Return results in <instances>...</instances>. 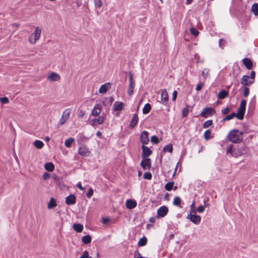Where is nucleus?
Returning a JSON list of instances; mask_svg holds the SVG:
<instances>
[{
	"label": "nucleus",
	"instance_id": "nucleus-54",
	"mask_svg": "<svg viewBox=\"0 0 258 258\" xmlns=\"http://www.w3.org/2000/svg\"><path fill=\"white\" fill-rule=\"evenodd\" d=\"M177 95V91H173V92L172 93V98L173 101H175L176 100Z\"/></svg>",
	"mask_w": 258,
	"mask_h": 258
},
{
	"label": "nucleus",
	"instance_id": "nucleus-26",
	"mask_svg": "<svg viewBox=\"0 0 258 258\" xmlns=\"http://www.w3.org/2000/svg\"><path fill=\"white\" fill-rule=\"evenodd\" d=\"M56 206V203L54 198H51L47 204V208L48 209H51Z\"/></svg>",
	"mask_w": 258,
	"mask_h": 258
},
{
	"label": "nucleus",
	"instance_id": "nucleus-20",
	"mask_svg": "<svg viewBox=\"0 0 258 258\" xmlns=\"http://www.w3.org/2000/svg\"><path fill=\"white\" fill-rule=\"evenodd\" d=\"M102 107L100 104H96L94 107L91 114L93 116H98L101 113Z\"/></svg>",
	"mask_w": 258,
	"mask_h": 258
},
{
	"label": "nucleus",
	"instance_id": "nucleus-15",
	"mask_svg": "<svg viewBox=\"0 0 258 258\" xmlns=\"http://www.w3.org/2000/svg\"><path fill=\"white\" fill-rule=\"evenodd\" d=\"M142 149L143 150V153L142 154V158H147L152 153V150L149 148L145 146V145L142 146Z\"/></svg>",
	"mask_w": 258,
	"mask_h": 258
},
{
	"label": "nucleus",
	"instance_id": "nucleus-22",
	"mask_svg": "<svg viewBox=\"0 0 258 258\" xmlns=\"http://www.w3.org/2000/svg\"><path fill=\"white\" fill-rule=\"evenodd\" d=\"M126 206L129 209H132L137 206V203L132 200H127L126 201Z\"/></svg>",
	"mask_w": 258,
	"mask_h": 258
},
{
	"label": "nucleus",
	"instance_id": "nucleus-30",
	"mask_svg": "<svg viewBox=\"0 0 258 258\" xmlns=\"http://www.w3.org/2000/svg\"><path fill=\"white\" fill-rule=\"evenodd\" d=\"M228 93L227 91L223 90L220 91L218 95V97L220 99H223L228 96Z\"/></svg>",
	"mask_w": 258,
	"mask_h": 258
},
{
	"label": "nucleus",
	"instance_id": "nucleus-60",
	"mask_svg": "<svg viewBox=\"0 0 258 258\" xmlns=\"http://www.w3.org/2000/svg\"><path fill=\"white\" fill-rule=\"evenodd\" d=\"M77 187L81 190H84V187L82 186L81 183H78L77 184Z\"/></svg>",
	"mask_w": 258,
	"mask_h": 258
},
{
	"label": "nucleus",
	"instance_id": "nucleus-19",
	"mask_svg": "<svg viewBox=\"0 0 258 258\" xmlns=\"http://www.w3.org/2000/svg\"><path fill=\"white\" fill-rule=\"evenodd\" d=\"M111 88V83H106L101 85L99 89V92L101 94H105Z\"/></svg>",
	"mask_w": 258,
	"mask_h": 258
},
{
	"label": "nucleus",
	"instance_id": "nucleus-52",
	"mask_svg": "<svg viewBox=\"0 0 258 258\" xmlns=\"http://www.w3.org/2000/svg\"><path fill=\"white\" fill-rule=\"evenodd\" d=\"M50 177V175L47 172H45L43 175V179L44 180H47L48 179H49Z\"/></svg>",
	"mask_w": 258,
	"mask_h": 258
},
{
	"label": "nucleus",
	"instance_id": "nucleus-1",
	"mask_svg": "<svg viewBox=\"0 0 258 258\" xmlns=\"http://www.w3.org/2000/svg\"><path fill=\"white\" fill-rule=\"evenodd\" d=\"M243 132L238 130H233L229 132L227 138L233 143H239L243 140Z\"/></svg>",
	"mask_w": 258,
	"mask_h": 258
},
{
	"label": "nucleus",
	"instance_id": "nucleus-23",
	"mask_svg": "<svg viewBox=\"0 0 258 258\" xmlns=\"http://www.w3.org/2000/svg\"><path fill=\"white\" fill-rule=\"evenodd\" d=\"M242 61L243 64L247 69L250 70L252 68V62L250 59L248 58H244V59H243Z\"/></svg>",
	"mask_w": 258,
	"mask_h": 258
},
{
	"label": "nucleus",
	"instance_id": "nucleus-34",
	"mask_svg": "<svg viewBox=\"0 0 258 258\" xmlns=\"http://www.w3.org/2000/svg\"><path fill=\"white\" fill-rule=\"evenodd\" d=\"M204 136V139L207 141L212 138L211 132L209 130L205 131Z\"/></svg>",
	"mask_w": 258,
	"mask_h": 258
},
{
	"label": "nucleus",
	"instance_id": "nucleus-24",
	"mask_svg": "<svg viewBox=\"0 0 258 258\" xmlns=\"http://www.w3.org/2000/svg\"><path fill=\"white\" fill-rule=\"evenodd\" d=\"M138 120H139V118H138V116L137 114H135L133 116V118H132V119L131 120V122L130 123V126L132 127H134L135 125H136L137 123L138 122Z\"/></svg>",
	"mask_w": 258,
	"mask_h": 258
},
{
	"label": "nucleus",
	"instance_id": "nucleus-3",
	"mask_svg": "<svg viewBox=\"0 0 258 258\" xmlns=\"http://www.w3.org/2000/svg\"><path fill=\"white\" fill-rule=\"evenodd\" d=\"M245 152V149L244 147H240L233 149L232 146L229 147L227 150V153H230L232 156L235 157H238L242 156Z\"/></svg>",
	"mask_w": 258,
	"mask_h": 258
},
{
	"label": "nucleus",
	"instance_id": "nucleus-21",
	"mask_svg": "<svg viewBox=\"0 0 258 258\" xmlns=\"http://www.w3.org/2000/svg\"><path fill=\"white\" fill-rule=\"evenodd\" d=\"M66 203L69 205H72L76 203V197L73 195H71L67 197Z\"/></svg>",
	"mask_w": 258,
	"mask_h": 258
},
{
	"label": "nucleus",
	"instance_id": "nucleus-27",
	"mask_svg": "<svg viewBox=\"0 0 258 258\" xmlns=\"http://www.w3.org/2000/svg\"><path fill=\"white\" fill-rule=\"evenodd\" d=\"M73 227L74 230L77 232H81L83 229V226L81 224H74Z\"/></svg>",
	"mask_w": 258,
	"mask_h": 258
},
{
	"label": "nucleus",
	"instance_id": "nucleus-58",
	"mask_svg": "<svg viewBox=\"0 0 258 258\" xmlns=\"http://www.w3.org/2000/svg\"><path fill=\"white\" fill-rule=\"evenodd\" d=\"M88 256V251L87 250H85L81 256H80L79 258H86Z\"/></svg>",
	"mask_w": 258,
	"mask_h": 258
},
{
	"label": "nucleus",
	"instance_id": "nucleus-48",
	"mask_svg": "<svg viewBox=\"0 0 258 258\" xmlns=\"http://www.w3.org/2000/svg\"><path fill=\"white\" fill-rule=\"evenodd\" d=\"M0 101L2 103L7 104L9 102V100L7 97L0 98Z\"/></svg>",
	"mask_w": 258,
	"mask_h": 258
},
{
	"label": "nucleus",
	"instance_id": "nucleus-57",
	"mask_svg": "<svg viewBox=\"0 0 258 258\" xmlns=\"http://www.w3.org/2000/svg\"><path fill=\"white\" fill-rule=\"evenodd\" d=\"M229 112V108L228 107H226L222 111V112L223 114H227Z\"/></svg>",
	"mask_w": 258,
	"mask_h": 258
},
{
	"label": "nucleus",
	"instance_id": "nucleus-37",
	"mask_svg": "<svg viewBox=\"0 0 258 258\" xmlns=\"http://www.w3.org/2000/svg\"><path fill=\"white\" fill-rule=\"evenodd\" d=\"M234 117H236V113H233L231 114H229L228 115H227V116H226L225 118H224L222 120V121L223 122H225L227 120H231Z\"/></svg>",
	"mask_w": 258,
	"mask_h": 258
},
{
	"label": "nucleus",
	"instance_id": "nucleus-47",
	"mask_svg": "<svg viewBox=\"0 0 258 258\" xmlns=\"http://www.w3.org/2000/svg\"><path fill=\"white\" fill-rule=\"evenodd\" d=\"M93 194V190L92 188H90L86 194V196L88 198H91Z\"/></svg>",
	"mask_w": 258,
	"mask_h": 258
},
{
	"label": "nucleus",
	"instance_id": "nucleus-42",
	"mask_svg": "<svg viewBox=\"0 0 258 258\" xmlns=\"http://www.w3.org/2000/svg\"><path fill=\"white\" fill-rule=\"evenodd\" d=\"M151 141L153 143H155L156 144H158V142H159V140H158V138L157 136H153L151 137Z\"/></svg>",
	"mask_w": 258,
	"mask_h": 258
},
{
	"label": "nucleus",
	"instance_id": "nucleus-13",
	"mask_svg": "<svg viewBox=\"0 0 258 258\" xmlns=\"http://www.w3.org/2000/svg\"><path fill=\"white\" fill-rule=\"evenodd\" d=\"M78 153L81 156L88 157L90 155V152L87 147L81 146L79 148Z\"/></svg>",
	"mask_w": 258,
	"mask_h": 258
},
{
	"label": "nucleus",
	"instance_id": "nucleus-5",
	"mask_svg": "<svg viewBox=\"0 0 258 258\" xmlns=\"http://www.w3.org/2000/svg\"><path fill=\"white\" fill-rule=\"evenodd\" d=\"M186 218L195 224H199L201 220V216L196 215V213H193V212H190L187 214Z\"/></svg>",
	"mask_w": 258,
	"mask_h": 258
},
{
	"label": "nucleus",
	"instance_id": "nucleus-53",
	"mask_svg": "<svg viewBox=\"0 0 258 258\" xmlns=\"http://www.w3.org/2000/svg\"><path fill=\"white\" fill-rule=\"evenodd\" d=\"M249 89L247 87L244 88L243 91V95L245 97H247L249 94Z\"/></svg>",
	"mask_w": 258,
	"mask_h": 258
},
{
	"label": "nucleus",
	"instance_id": "nucleus-59",
	"mask_svg": "<svg viewBox=\"0 0 258 258\" xmlns=\"http://www.w3.org/2000/svg\"><path fill=\"white\" fill-rule=\"evenodd\" d=\"M255 72L254 71H252L250 73V79L253 80V82H254V80L255 78Z\"/></svg>",
	"mask_w": 258,
	"mask_h": 258
},
{
	"label": "nucleus",
	"instance_id": "nucleus-62",
	"mask_svg": "<svg viewBox=\"0 0 258 258\" xmlns=\"http://www.w3.org/2000/svg\"><path fill=\"white\" fill-rule=\"evenodd\" d=\"M149 221L151 223H154L155 222V220L154 218L151 217V218H150Z\"/></svg>",
	"mask_w": 258,
	"mask_h": 258
},
{
	"label": "nucleus",
	"instance_id": "nucleus-55",
	"mask_svg": "<svg viewBox=\"0 0 258 258\" xmlns=\"http://www.w3.org/2000/svg\"><path fill=\"white\" fill-rule=\"evenodd\" d=\"M204 84H201V83H199L197 85V87H196V90L199 91H200L202 88V87L203 86Z\"/></svg>",
	"mask_w": 258,
	"mask_h": 258
},
{
	"label": "nucleus",
	"instance_id": "nucleus-39",
	"mask_svg": "<svg viewBox=\"0 0 258 258\" xmlns=\"http://www.w3.org/2000/svg\"><path fill=\"white\" fill-rule=\"evenodd\" d=\"M209 75V70L208 69H204L202 72V76L204 79H206Z\"/></svg>",
	"mask_w": 258,
	"mask_h": 258
},
{
	"label": "nucleus",
	"instance_id": "nucleus-44",
	"mask_svg": "<svg viewBox=\"0 0 258 258\" xmlns=\"http://www.w3.org/2000/svg\"><path fill=\"white\" fill-rule=\"evenodd\" d=\"M212 124V121L211 120H209L205 122L204 123L203 126L204 128L208 127Z\"/></svg>",
	"mask_w": 258,
	"mask_h": 258
},
{
	"label": "nucleus",
	"instance_id": "nucleus-45",
	"mask_svg": "<svg viewBox=\"0 0 258 258\" xmlns=\"http://www.w3.org/2000/svg\"><path fill=\"white\" fill-rule=\"evenodd\" d=\"M94 4L96 7L100 8L102 5L101 0H94Z\"/></svg>",
	"mask_w": 258,
	"mask_h": 258
},
{
	"label": "nucleus",
	"instance_id": "nucleus-31",
	"mask_svg": "<svg viewBox=\"0 0 258 258\" xmlns=\"http://www.w3.org/2000/svg\"><path fill=\"white\" fill-rule=\"evenodd\" d=\"M75 141V139L73 138H70L67 140H66L64 142L65 146L67 148H70L72 143Z\"/></svg>",
	"mask_w": 258,
	"mask_h": 258
},
{
	"label": "nucleus",
	"instance_id": "nucleus-12",
	"mask_svg": "<svg viewBox=\"0 0 258 258\" xmlns=\"http://www.w3.org/2000/svg\"><path fill=\"white\" fill-rule=\"evenodd\" d=\"M70 115V111L67 109L64 110L62 114L61 117L59 120V124L60 125L64 124L69 118Z\"/></svg>",
	"mask_w": 258,
	"mask_h": 258
},
{
	"label": "nucleus",
	"instance_id": "nucleus-29",
	"mask_svg": "<svg viewBox=\"0 0 258 258\" xmlns=\"http://www.w3.org/2000/svg\"><path fill=\"white\" fill-rule=\"evenodd\" d=\"M82 242L84 244H89L91 242V237L89 235H87L83 236L82 238Z\"/></svg>",
	"mask_w": 258,
	"mask_h": 258
},
{
	"label": "nucleus",
	"instance_id": "nucleus-43",
	"mask_svg": "<svg viewBox=\"0 0 258 258\" xmlns=\"http://www.w3.org/2000/svg\"><path fill=\"white\" fill-rule=\"evenodd\" d=\"M152 175L150 172H146L144 174V178L150 180L152 178Z\"/></svg>",
	"mask_w": 258,
	"mask_h": 258
},
{
	"label": "nucleus",
	"instance_id": "nucleus-50",
	"mask_svg": "<svg viewBox=\"0 0 258 258\" xmlns=\"http://www.w3.org/2000/svg\"><path fill=\"white\" fill-rule=\"evenodd\" d=\"M205 211V207L203 205L200 206L197 209V212L199 213H203Z\"/></svg>",
	"mask_w": 258,
	"mask_h": 258
},
{
	"label": "nucleus",
	"instance_id": "nucleus-49",
	"mask_svg": "<svg viewBox=\"0 0 258 258\" xmlns=\"http://www.w3.org/2000/svg\"><path fill=\"white\" fill-rule=\"evenodd\" d=\"M195 201H193L192 203L191 204L190 208V212H193V213H196V212L195 210Z\"/></svg>",
	"mask_w": 258,
	"mask_h": 258
},
{
	"label": "nucleus",
	"instance_id": "nucleus-35",
	"mask_svg": "<svg viewBox=\"0 0 258 258\" xmlns=\"http://www.w3.org/2000/svg\"><path fill=\"white\" fill-rule=\"evenodd\" d=\"M251 11L255 15H256V16L258 15V4H254L252 6Z\"/></svg>",
	"mask_w": 258,
	"mask_h": 258
},
{
	"label": "nucleus",
	"instance_id": "nucleus-41",
	"mask_svg": "<svg viewBox=\"0 0 258 258\" xmlns=\"http://www.w3.org/2000/svg\"><path fill=\"white\" fill-rule=\"evenodd\" d=\"M190 33L195 36H197L199 35V32L194 28L190 29Z\"/></svg>",
	"mask_w": 258,
	"mask_h": 258
},
{
	"label": "nucleus",
	"instance_id": "nucleus-18",
	"mask_svg": "<svg viewBox=\"0 0 258 258\" xmlns=\"http://www.w3.org/2000/svg\"><path fill=\"white\" fill-rule=\"evenodd\" d=\"M253 83V80L248 76H243L241 80V84L244 86H248Z\"/></svg>",
	"mask_w": 258,
	"mask_h": 258
},
{
	"label": "nucleus",
	"instance_id": "nucleus-63",
	"mask_svg": "<svg viewBox=\"0 0 258 258\" xmlns=\"http://www.w3.org/2000/svg\"><path fill=\"white\" fill-rule=\"evenodd\" d=\"M101 135H102V133L100 131L97 132L96 133V136L98 137H100L101 136Z\"/></svg>",
	"mask_w": 258,
	"mask_h": 258
},
{
	"label": "nucleus",
	"instance_id": "nucleus-46",
	"mask_svg": "<svg viewBox=\"0 0 258 258\" xmlns=\"http://www.w3.org/2000/svg\"><path fill=\"white\" fill-rule=\"evenodd\" d=\"M52 179L55 180V181L56 182H59L60 179H61V178L60 176L57 175L56 174H53L52 175Z\"/></svg>",
	"mask_w": 258,
	"mask_h": 258
},
{
	"label": "nucleus",
	"instance_id": "nucleus-36",
	"mask_svg": "<svg viewBox=\"0 0 258 258\" xmlns=\"http://www.w3.org/2000/svg\"><path fill=\"white\" fill-rule=\"evenodd\" d=\"M172 150L173 148L171 144H168L163 148V151L165 152H167L171 153L172 152Z\"/></svg>",
	"mask_w": 258,
	"mask_h": 258
},
{
	"label": "nucleus",
	"instance_id": "nucleus-38",
	"mask_svg": "<svg viewBox=\"0 0 258 258\" xmlns=\"http://www.w3.org/2000/svg\"><path fill=\"white\" fill-rule=\"evenodd\" d=\"M174 182H169L166 183L165 185V188L166 190L168 191H170L173 187Z\"/></svg>",
	"mask_w": 258,
	"mask_h": 258
},
{
	"label": "nucleus",
	"instance_id": "nucleus-4",
	"mask_svg": "<svg viewBox=\"0 0 258 258\" xmlns=\"http://www.w3.org/2000/svg\"><path fill=\"white\" fill-rule=\"evenodd\" d=\"M246 104V101L245 100H242L240 106L238 109L237 113H236V117L239 120H242L243 118L245 107Z\"/></svg>",
	"mask_w": 258,
	"mask_h": 258
},
{
	"label": "nucleus",
	"instance_id": "nucleus-51",
	"mask_svg": "<svg viewBox=\"0 0 258 258\" xmlns=\"http://www.w3.org/2000/svg\"><path fill=\"white\" fill-rule=\"evenodd\" d=\"M188 113V109L187 108H184L182 111V116L185 117Z\"/></svg>",
	"mask_w": 258,
	"mask_h": 258
},
{
	"label": "nucleus",
	"instance_id": "nucleus-33",
	"mask_svg": "<svg viewBox=\"0 0 258 258\" xmlns=\"http://www.w3.org/2000/svg\"><path fill=\"white\" fill-rule=\"evenodd\" d=\"M147 242V239L145 237L141 238L138 242V245L140 246H145Z\"/></svg>",
	"mask_w": 258,
	"mask_h": 258
},
{
	"label": "nucleus",
	"instance_id": "nucleus-10",
	"mask_svg": "<svg viewBox=\"0 0 258 258\" xmlns=\"http://www.w3.org/2000/svg\"><path fill=\"white\" fill-rule=\"evenodd\" d=\"M140 141L142 143V145L147 144L149 141V133L147 131H143L140 136Z\"/></svg>",
	"mask_w": 258,
	"mask_h": 258
},
{
	"label": "nucleus",
	"instance_id": "nucleus-32",
	"mask_svg": "<svg viewBox=\"0 0 258 258\" xmlns=\"http://www.w3.org/2000/svg\"><path fill=\"white\" fill-rule=\"evenodd\" d=\"M151 109V105L149 103H147L145 105L143 109V113L144 114H147L149 112Z\"/></svg>",
	"mask_w": 258,
	"mask_h": 258
},
{
	"label": "nucleus",
	"instance_id": "nucleus-40",
	"mask_svg": "<svg viewBox=\"0 0 258 258\" xmlns=\"http://www.w3.org/2000/svg\"><path fill=\"white\" fill-rule=\"evenodd\" d=\"M173 205L175 206H179L181 203V200L179 197H176L173 200Z\"/></svg>",
	"mask_w": 258,
	"mask_h": 258
},
{
	"label": "nucleus",
	"instance_id": "nucleus-25",
	"mask_svg": "<svg viewBox=\"0 0 258 258\" xmlns=\"http://www.w3.org/2000/svg\"><path fill=\"white\" fill-rule=\"evenodd\" d=\"M44 168L47 171L51 172L54 170V166L52 162H49L45 164Z\"/></svg>",
	"mask_w": 258,
	"mask_h": 258
},
{
	"label": "nucleus",
	"instance_id": "nucleus-9",
	"mask_svg": "<svg viewBox=\"0 0 258 258\" xmlns=\"http://www.w3.org/2000/svg\"><path fill=\"white\" fill-rule=\"evenodd\" d=\"M215 113V111L211 107L204 108L201 113V116L204 117H207Z\"/></svg>",
	"mask_w": 258,
	"mask_h": 258
},
{
	"label": "nucleus",
	"instance_id": "nucleus-6",
	"mask_svg": "<svg viewBox=\"0 0 258 258\" xmlns=\"http://www.w3.org/2000/svg\"><path fill=\"white\" fill-rule=\"evenodd\" d=\"M135 86V83L133 79V75L130 73L129 76V84L127 88V94L132 96L134 93V89Z\"/></svg>",
	"mask_w": 258,
	"mask_h": 258
},
{
	"label": "nucleus",
	"instance_id": "nucleus-17",
	"mask_svg": "<svg viewBox=\"0 0 258 258\" xmlns=\"http://www.w3.org/2000/svg\"><path fill=\"white\" fill-rule=\"evenodd\" d=\"M168 211V209L167 207L165 206H163L157 210V216L158 217H164L167 215Z\"/></svg>",
	"mask_w": 258,
	"mask_h": 258
},
{
	"label": "nucleus",
	"instance_id": "nucleus-16",
	"mask_svg": "<svg viewBox=\"0 0 258 258\" xmlns=\"http://www.w3.org/2000/svg\"><path fill=\"white\" fill-rule=\"evenodd\" d=\"M105 119V115H101L99 116L98 118H94L92 120L91 125L92 126H95L97 124H100L104 122Z\"/></svg>",
	"mask_w": 258,
	"mask_h": 258
},
{
	"label": "nucleus",
	"instance_id": "nucleus-8",
	"mask_svg": "<svg viewBox=\"0 0 258 258\" xmlns=\"http://www.w3.org/2000/svg\"><path fill=\"white\" fill-rule=\"evenodd\" d=\"M125 104L122 102L116 101L113 105V110L114 111L116 112L118 115L123 109Z\"/></svg>",
	"mask_w": 258,
	"mask_h": 258
},
{
	"label": "nucleus",
	"instance_id": "nucleus-56",
	"mask_svg": "<svg viewBox=\"0 0 258 258\" xmlns=\"http://www.w3.org/2000/svg\"><path fill=\"white\" fill-rule=\"evenodd\" d=\"M134 258H144V257H143L138 251H137L136 253L135 254Z\"/></svg>",
	"mask_w": 258,
	"mask_h": 258
},
{
	"label": "nucleus",
	"instance_id": "nucleus-61",
	"mask_svg": "<svg viewBox=\"0 0 258 258\" xmlns=\"http://www.w3.org/2000/svg\"><path fill=\"white\" fill-rule=\"evenodd\" d=\"M109 219L107 218H104L102 220V223L103 224H106L107 222H108Z\"/></svg>",
	"mask_w": 258,
	"mask_h": 258
},
{
	"label": "nucleus",
	"instance_id": "nucleus-14",
	"mask_svg": "<svg viewBox=\"0 0 258 258\" xmlns=\"http://www.w3.org/2000/svg\"><path fill=\"white\" fill-rule=\"evenodd\" d=\"M168 101V95L166 89L161 90V101L163 104L166 105Z\"/></svg>",
	"mask_w": 258,
	"mask_h": 258
},
{
	"label": "nucleus",
	"instance_id": "nucleus-11",
	"mask_svg": "<svg viewBox=\"0 0 258 258\" xmlns=\"http://www.w3.org/2000/svg\"><path fill=\"white\" fill-rule=\"evenodd\" d=\"M151 161L150 159L146 158H142V160L141 162V166L144 169H149L151 168Z\"/></svg>",
	"mask_w": 258,
	"mask_h": 258
},
{
	"label": "nucleus",
	"instance_id": "nucleus-28",
	"mask_svg": "<svg viewBox=\"0 0 258 258\" xmlns=\"http://www.w3.org/2000/svg\"><path fill=\"white\" fill-rule=\"evenodd\" d=\"M34 146L38 149H41L44 146L43 143L40 140H36L34 143Z\"/></svg>",
	"mask_w": 258,
	"mask_h": 258
},
{
	"label": "nucleus",
	"instance_id": "nucleus-2",
	"mask_svg": "<svg viewBox=\"0 0 258 258\" xmlns=\"http://www.w3.org/2000/svg\"><path fill=\"white\" fill-rule=\"evenodd\" d=\"M41 33V29L37 27L32 33H31L28 38L29 42L31 44H35L39 39Z\"/></svg>",
	"mask_w": 258,
	"mask_h": 258
},
{
	"label": "nucleus",
	"instance_id": "nucleus-7",
	"mask_svg": "<svg viewBox=\"0 0 258 258\" xmlns=\"http://www.w3.org/2000/svg\"><path fill=\"white\" fill-rule=\"evenodd\" d=\"M46 79L51 82H57L60 80V76L55 72H50L47 75Z\"/></svg>",
	"mask_w": 258,
	"mask_h": 258
},
{
	"label": "nucleus",
	"instance_id": "nucleus-64",
	"mask_svg": "<svg viewBox=\"0 0 258 258\" xmlns=\"http://www.w3.org/2000/svg\"><path fill=\"white\" fill-rule=\"evenodd\" d=\"M193 0H186V4L188 5L190 3H191V2Z\"/></svg>",
	"mask_w": 258,
	"mask_h": 258
}]
</instances>
